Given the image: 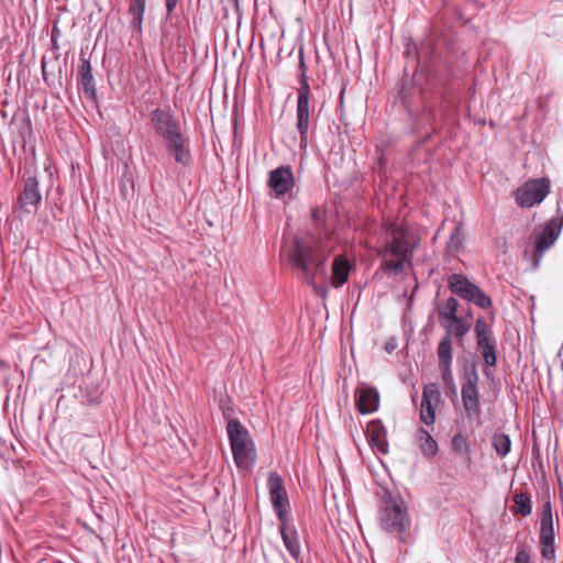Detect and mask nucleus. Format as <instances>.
<instances>
[{"instance_id":"obj_1","label":"nucleus","mask_w":563,"mask_h":563,"mask_svg":"<svg viewBox=\"0 0 563 563\" xmlns=\"http://www.w3.org/2000/svg\"><path fill=\"white\" fill-rule=\"evenodd\" d=\"M385 242L378 249L380 268L385 273L398 275L412 266L413 252L420 243L419 234L406 222L387 220L384 222Z\"/></svg>"},{"instance_id":"obj_2","label":"nucleus","mask_w":563,"mask_h":563,"mask_svg":"<svg viewBox=\"0 0 563 563\" xmlns=\"http://www.w3.org/2000/svg\"><path fill=\"white\" fill-rule=\"evenodd\" d=\"M150 123L155 134L164 141L166 150L174 155L175 162L189 166L191 163L189 141L181 132L175 115L169 110L157 107L150 113Z\"/></svg>"},{"instance_id":"obj_3","label":"nucleus","mask_w":563,"mask_h":563,"mask_svg":"<svg viewBox=\"0 0 563 563\" xmlns=\"http://www.w3.org/2000/svg\"><path fill=\"white\" fill-rule=\"evenodd\" d=\"M291 265L302 273L305 280L327 276L328 253L324 247L312 238L295 239L288 250Z\"/></svg>"},{"instance_id":"obj_4","label":"nucleus","mask_w":563,"mask_h":563,"mask_svg":"<svg viewBox=\"0 0 563 563\" xmlns=\"http://www.w3.org/2000/svg\"><path fill=\"white\" fill-rule=\"evenodd\" d=\"M227 433L235 465L239 468H246L253 465L256 452L247 429L238 419H229Z\"/></svg>"},{"instance_id":"obj_5","label":"nucleus","mask_w":563,"mask_h":563,"mask_svg":"<svg viewBox=\"0 0 563 563\" xmlns=\"http://www.w3.org/2000/svg\"><path fill=\"white\" fill-rule=\"evenodd\" d=\"M379 522L384 531L402 539L410 527V518L405 501L401 498H387L379 509Z\"/></svg>"},{"instance_id":"obj_6","label":"nucleus","mask_w":563,"mask_h":563,"mask_svg":"<svg viewBox=\"0 0 563 563\" xmlns=\"http://www.w3.org/2000/svg\"><path fill=\"white\" fill-rule=\"evenodd\" d=\"M478 382L477 364L472 362L464 367L461 386L462 404L468 419L478 418L482 413Z\"/></svg>"},{"instance_id":"obj_7","label":"nucleus","mask_w":563,"mask_h":563,"mask_svg":"<svg viewBox=\"0 0 563 563\" xmlns=\"http://www.w3.org/2000/svg\"><path fill=\"white\" fill-rule=\"evenodd\" d=\"M563 228V213L552 217L537 234L534 251L529 255L525 252V257L529 256L532 269H538L543 254L555 243Z\"/></svg>"},{"instance_id":"obj_8","label":"nucleus","mask_w":563,"mask_h":563,"mask_svg":"<svg viewBox=\"0 0 563 563\" xmlns=\"http://www.w3.org/2000/svg\"><path fill=\"white\" fill-rule=\"evenodd\" d=\"M448 287L453 295L473 302L482 309H489L493 301L477 285L462 274H452L448 277Z\"/></svg>"},{"instance_id":"obj_9","label":"nucleus","mask_w":563,"mask_h":563,"mask_svg":"<svg viewBox=\"0 0 563 563\" xmlns=\"http://www.w3.org/2000/svg\"><path fill=\"white\" fill-rule=\"evenodd\" d=\"M550 192V179L534 178L522 184L515 192V199L521 208H531L541 203Z\"/></svg>"},{"instance_id":"obj_10","label":"nucleus","mask_w":563,"mask_h":563,"mask_svg":"<svg viewBox=\"0 0 563 563\" xmlns=\"http://www.w3.org/2000/svg\"><path fill=\"white\" fill-rule=\"evenodd\" d=\"M554 529H553V516L551 504L545 503L542 506L541 515H540V533H539V542L541 545V555L545 560H552L555 555L554 548Z\"/></svg>"},{"instance_id":"obj_11","label":"nucleus","mask_w":563,"mask_h":563,"mask_svg":"<svg viewBox=\"0 0 563 563\" xmlns=\"http://www.w3.org/2000/svg\"><path fill=\"white\" fill-rule=\"evenodd\" d=\"M269 499L279 521H288L287 507L288 495L282 477L276 472H271L267 479Z\"/></svg>"},{"instance_id":"obj_12","label":"nucleus","mask_w":563,"mask_h":563,"mask_svg":"<svg viewBox=\"0 0 563 563\" xmlns=\"http://www.w3.org/2000/svg\"><path fill=\"white\" fill-rule=\"evenodd\" d=\"M311 93H298L296 106V130L299 133V147L306 150L309 143V129L311 125L310 113Z\"/></svg>"},{"instance_id":"obj_13","label":"nucleus","mask_w":563,"mask_h":563,"mask_svg":"<svg viewBox=\"0 0 563 563\" xmlns=\"http://www.w3.org/2000/svg\"><path fill=\"white\" fill-rule=\"evenodd\" d=\"M379 393L376 387L361 384L355 390V406L361 415L373 413L379 408Z\"/></svg>"},{"instance_id":"obj_14","label":"nucleus","mask_w":563,"mask_h":563,"mask_svg":"<svg viewBox=\"0 0 563 563\" xmlns=\"http://www.w3.org/2000/svg\"><path fill=\"white\" fill-rule=\"evenodd\" d=\"M268 187L274 191L276 197L284 196L289 192L294 185V173L290 166H279L269 173Z\"/></svg>"},{"instance_id":"obj_15","label":"nucleus","mask_w":563,"mask_h":563,"mask_svg":"<svg viewBox=\"0 0 563 563\" xmlns=\"http://www.w3.org/2000/svg\"><path fill=\"white\" fill-rule=\"evenodd\" d=\"M79 62L77 82L81 87L86 98L95 100L97 98V89L90 58L86 57L85 53H81Z\"/></svg>"},{"instance_id":"obj_16","label":"nucleus","mask_w":563,"mask_h":563,"mask_svg":"<svg viewBox=\"0 0 563 563\" xmlns=\"http://www.w3.org/2000/svg\"><path fill=\"white\" fill-rule=\"evenodd\" d=\"M366 438L371 448L380 454L388 453L387 430L382 420L374 419L367 423Z\"/></svg>"},{"instance_id":"obj_17","label":"nucleus","mask_w":563,"mask_h":563,"mask_svg":"<svg viewBox=\"0 0 563 563\" xmlns=\"http://www.w3.org/2000/svg\"><path fill=\"white\" fill-rule=\"evenodd\" d=\"M279 532L285 548L292 559L299 563L301 561V551L297 530L295 528H289L288 521H280Z\"/></svg>"},{"instance_id":"obj_18","label":"nucleus","mask_w":563,"mask_h":563,"mask_svg":"<svg viewBox=\"0 0 563 563\" xmlns=\"http://www.w3.org/2000/svg\"><path fill=\"white\" fill-rule=\"evenodd\" d=\"M33 208H35V177H29L24 190L19 196L16 212L22 218L24 214H30Z\"/></svg>"},{"instance_id":"obj_19","label":"nucleus","mask_w":563,"mask_h":563,"mask_svg":"<svg viewBox=\"0 0 563 563\" xmlns=\"http://www.w3.org/2000/svg\"><path fill=\"white\" fill-rule=\"evenodd\" d=\"M352 265L344 256H336L332 263L331 285L335 288L343 286L349 280Z\"/></svg>"},{"instance_id":"obj_20","label":"nucleus","mask_w":563,"mask_h":563,"mask_svg":"<svg viewBox=\"0 0 563 563\" xmlns=\"http://www.w3.org/2000/svg\"><path fill=\"white\" fill-rule=\"evenodd\" d=\"M474 335L476 346L497 342L492 325L483 317L477 318L475 321Z\"/></svg>"},{"instance_id":"obj_21","label":"nucleus","mask_w":563,"mask_h":563,"mask_svg":"<svg viewBox=\"0 0 563 563\" xmlns=\"http://www.w3.org/2000/svg\"><path fill=\"white\" fill-rule=\"evenodd\" d=\"M471 317V313L468 312L465 318L456 317L455 319L451 320L446 323V327H443L445 329V333H450V339L454 335L455 339L461 343L465 335L470 332L472 328V323L468 320Z\"/></svg>"},{"instance_id":"obj_22","label":"nucleus","mask_w":563,"mask_h":563,"mask_svg":"<svg viewBox=\"0 0 563 563\" xmlns=\"http://www.w3.org/2000/svg\"><path fill=\"white\" fill-rule=\"evenodd\" d=\"M416 438L419 449L424 457L431 459L438 454V443L428 430L419 428L416 432Z\"/></svg>"},{"instance_id":"obj_23","label":"nucleus","mask_w":563,"mask_h":563,"mask_svg":"<svg viewBox=\"0 0 563 563\" xmlns=\"http://www.w3.org/2000/svg\"><path fill=\"white\" fill-rule=\"evenodd\" d=\"M476 350L481 353L484 361L483 374L487 378L493 377L492 368L496 367L498 358H497V342L486 345L476 346Z\"/></svg>"},{"instance_id":"obj_24","label":"nucleus","mask_w":563,"mask_h":563,"mask_svg":"<svg viewBox=\"0 0 563 563\" xmlns=\"http://www.w3.org/2000/svg\"><path fill=\"white\" fill-rule=\"evenodd\" d=\"M457 308L459 301L454 297H450L437 306L439 322L442 327H446L448 322L459 317Z\"/></svg>"},{"instance_id":"obj_25","label":"nucleus","mask_w":563,"mask_h":563,"mask_svg":"<svg viewBox=\"0 0 563 563\" xmlns=\"http://www.w3.org/2000/svg\"><path fill=\"white\" fill-rule=\"evenodd\" d=\"M439 366L452 365L453 361V342L450 333H445L440 340L437 347Z\"/></svg>"},{"instance_id":"obj_26","label":"nucleus","mask_w":563,"mask_h":563,"mask_svg":"<svg viewBox=\"0 0 563 563\" xmlns=\"http://www.w3.org/2000/svg\"><path fill=\"white\" fill-rule=\"evenodd\" d=\"M307 73H308V66L305 60V52H303V48L300 47L299 52H298L299 88L297 89V93H311Z\"/></svg>"},{"instance_id":"obj_27","label":"nucleus","mask_w":563,"mask_h":563,"mask_svg":"<svg viewBox=\"0 0 563 563\" xmlns=\"http://www.w3.org/2000/svg\"><path fill=\"white\" fill-rule=\"evenodd\" d=\"M512 500H514L512 511L516 515L527 517L531 514L532 506H531V499L528 494L522 493V492H517V493H515Z\"/></svg>"},{"instance_id":"obj_28","label":"nucleus","mask_w":563,"mask_h":563,"mask_svg":"<svg viewBox=\"0 0 563 563\" xmlns=\"http://www.w3.org/2000/svg\"><path fill=\"white\" fill-rule=\"evenodd\" d=\"M492 445L499 457H505L511 450V440L505 433H495L492 439Z\"/></svg>"},{"instance_id":"obj_29","label":"nucleus","mask_w":563,"mask_h":563,"mask_svg":"<svg viewBox=\"0 0 563 563\" xmlns=\"http://www.w3.org/2000/svg\"><path fill=\"white\" fill-rule=\"evenodd\" d=\"M463 241H464V233H463L462 227L460 224L455 225L450 234L448 242H446L448 253H450L452 255L457 254L463 246Z\"/></svg>"},{"instance_id":"obj_30","label":"nucleus","mask_w":563,"mask_h":563,"mask_svg":"<svg viewBox=\"0 0 563 563\" xmlns=\"http://www.w3.org/2000/svg\"><path fill=\"white\" fill-rule=\"evenodd\" d=\"M144 4L145 2H132L129 8V14L131 16V27L137 32L142 30V21L144 14Z\"/></svg>"},{"instance_id":"obj_31","label":"nucleus","mask_w":563,"mask_h":563,"mask_svg":"<svg viewBox=\"0 0 563 563\" xmlns=\"http://www.w3.org/2000/svg\"><path fill=\"white\" fill-rule=\"evenodd\" d=\"M451 445H452V450L461 455V456H466L468 457V454H470V444H468V441L466 439V437H464L463 434L461 433H457L455 434L453 438H452V441H451Z\"/></svg>"},{"instance_id":"obj_32","label":"nucleus","mask_w":563,"mask_h":563,"mask_svg":"<svg viewBox=\"0 0 563 563\" xmlns=\"http://www.w3.org/2000/svg\"><path fill=\"white\" fill-rule=\"evenodd\" d=\"M420 420L427 426H432L435 421V410L429 400L420 404Z\"/></svg>"},{"instance_id":"obj_33","label":"nucleus","mask_w":563,"mask_h":563,"mask_svg":"<svg viewBox=\"0 0 563 563\" xmlns=\"http://www.w3.org/2000/svg\"><path fill=\"white\" fill-rule=\"evenodd\" d=\"M451 366L452 365L439 366V368L441 371V378H442V382H443L445 388H450L452 391L455 393L456 386H455V383H454V378H453Z\"/></svg>"},{"instance_id":"obj_34","label":"nucleus","mask_w":563,"mask_h":563,"mask_svg":"<svg viewBox=\"0 0 563 563\" xmlns=\"http://www.w3.org/2000/svg\"><path fill=\"white\" fill-rule=\"evenodd\" d=\"M439 397L440 393L435 384H428L423 387L421 401L429 400L432 402L433 399H438Z\"/></svg>"},{"instance_id":"obj_35","label":"nucleus","mask_w":563,"mask_h":563,"mask_svg":"<svg viewBox=\"0 0 563 563\" xmlns=\"http://www.w3.org/2000/svg\"><path fill=\"white\" fill-rule=\"evenodd\" d=\"M316 279L317 278H313L312 282L310 280H306V283L308 285H310L312 288H313V291L316 295L322 297V298H325L327 297V289L323 287V286H320L316 283Z\"/></svg>"},{"instance_id":"obj_36","label":"nucleus","mask_w":563,"mask_h":563,"mask_svg":"<svg viewBox=\"0 0 563 563\" xmlns=\"http://www.w3.org/2000/svg\"><path fill=\"white\" fill-rule=\"evenodd\" d=\"M22 137L24 150L29 151L31 154H35V141L32 139L31 133L27 137L22 134Z\"/></svg>"},{"instance_id":"obj_37","label":"nucleus","mask_w":563,"mask_h":563,"mask_svg":"<svg viewBox=\"0 0 563 563\" xmlns=\"http://www.w3.org/2000/svg\"><path fill=\"white\" fill-rule=\"evenodd\" d=\"M514 563H530V556L525 550L517 552Z\"/></svg>"},{"instance_id":"obj_38","label":"nucleus","mask_w":563,"mask_h":563,"mask_svg":"<svg viewBox=\"0 0 563 563\" xmlns=\"http://www.w3.org/2000/svg\"><path fill=\"white\" fill-rule=\"evenodd\" d=\"M42 73H43L44 81L47 82V85H49V78H48V75L46 73V63H45L44 59L42 60Z\"/></svg>"},{"instance_id":"obj_39","label":"nucleus","mask_w":563,"mask_h":563,"mask_svg":"<svg viewBox=\"0 0 563 563\" xmlns=\"http://www.w3.org/2000/svg\"><path fill=\"white\" fill-rule=\"evenodd\" d=\"M8 450L9 448L7 445V442L0 438V455L4 456V452Z\"/></svg>"},{"instance_id":"obj_40","label":"nucleus","mask_w":563,"mask_h":563,"mask_svg":"<svg viewBox=\"0 0 563 563\" xmlns=\"http://www.w3.org/2000/svg\"><path fill=\"white\" fill-rule=\"evenodd\" d=\"M177 2H166L167 12L170 13L176 8Z\"/></svg>"},{"instance_id":"obj_41","label":"nucleus","mask_w":563,"mask_h":563,"mask_svg":"<svg viewBox=\"0 0 563 563\" xmlns=\"http://www.w3.org/2000/svg\"><path fill=\"white\" fill-rule=\"evenodd\" d=\"M318 217H319V211L318 210H313L312 211V218L313 219H318Z\"/></svg>"},{"instance_id":"obj_42","label":"nucleus","mask_w":563,"mask_h":563,"mask_svg":"<svg viewBox=\"0 0 563 563\" xmlns=\"http://www.w3.org/2000/svg\"><path fill=\"white\" fill-rule=\"evenodd\" d=\"M234 4H235L236 10H238L239 9V1H235Z\"/></svg>"},{"instance_id":"obj_43","label":"nucleus","mask_w":563,"mask_h":563,"mask_svg":"<svg viewBox=\"0 0 563 563\" xmlns=\"http://www.w3.org/2000/svg\"><path fill=\"white\" fill-rule=\"evenodd\" d=\"M254 9H257V1H254Z\"/></svg>"}]
</instances>
